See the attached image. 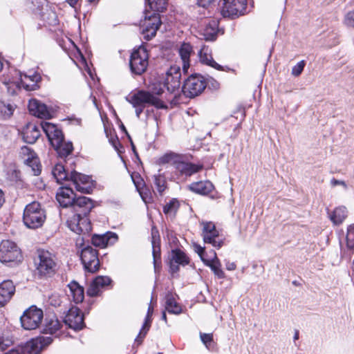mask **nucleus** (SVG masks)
Returning a JSON list of instances; mask_svg holds the SVG:
<instances>
[{
  "label": "nucleus",
  "mask_w": 354,
  "mask_h": 354,
  "mask_svg": "<svg viewBox=\"0 0 354 354\" xmlns=\"http://www.w3.org/2000/svg\"><path fill=\"white\" fill-rule=\"evenodd\" d=\"M157 231L153 228L151 232L152 235V246H153V257L155 270L159 266L160 263V247L158 237H156Z\"/></svg>",
  "instance_id": "f704fd0d"
},
{
  "label": "nucleus",
  "mask_w": 354,
  "mask_h": 354,
  "mask_svg": "<svg viewBox=\"0 0 354 354\" xmlns=\"http://www.w3.org/2000/svg\"><path fill=\"white\" fill-rule=\"evenodd\" d=\"M14 73L16 77L9 80L10 84L16 85L19 88H23L28 91H35L39 88L41 76L39 73L32 71L26 73H21L17 71H15Z\"/></svg>",
  "instance_id": "39448f33"
},
{
  "label": "nucleus",
  "mask_w": 354,
  "mask_h": 354,
  "mask_svg": "<svg viewBox=\"0 0 354 354\" xmlns=\"http://www.w3.org/2000/svg\"><path fill=\"white\" fill-rule=\"evenodd\" d=\"M178 53L183 62V70L187 72L190 66V56L193 53L192 46L189 43H183L179 48Z\"/></svg>",
  "instance_id": "7c9ffc66"
},
{
  "label": "nucleus",
  "mask_w": 354,
  "mask_h": 354,
  "mask_svg": "<svg viewBox=\"0 0 354 354\" xmlns=\"http://www.w3.org/2000/svg\"><path fill=\"white\" fill-rule=\"evenodd\" d=\"M218 24L214 20L209 21L205 26L199 30V34L202 38L207 41L214 40L216 37Z\"/></svg>",
  "instance_id": "a878e982"
},
{
  "label": "nucleus",
  "mask_w": 354,
  "mask_h": 354,
  "mask_svg": "<svg viewBox=\"0 0 354 354\" xmlns=\"http://www.w3.org/2000/svg\"><path fill=\"white\" fill-rule=\"evenodd\" d=\"M344 23L347 26L354 27V10L350 11L346 15Z\"/></svg>",
  "instance_id": "603ef678"
},
{
  "label": "nucleus",
  "mask_w": 354,
  "mask_h": 354,
  "mask_svg": "<svg viewBox=\"0 0 354 354\" xmlns=\"http://www.w3.org/2000/svg\"><path fill=\"white\" fill-rule=\"evenodd\" d=\"M19 154L24 163L31 167L34 175L38 176L41 172V165L34 151L29 147L24 146L21 148Z\"/></svg>",
  "instance_id": "dca6fc26"
},
{
  "label": "nucleus",
  "mask_w": 354,
  "mask_h": 354,
  "mask_svg": "<svg viewBox=\"0 0 354 354\" xmlns=\"http://www.w3.org/2000/svg\"><path fill=\"white\" fill-rule=\"evenodd\" d=\"M180 70L178 66H171L167 72L165 80L164 87H166L170 93L174 92L179 88L180 84Z\"/></svg>",
  "instance_id": "a211bd4d"
},
{
  "label": "nucleus",
  "mask_w": 354,
  "mask_h": 354,
  "mask_svg": "<svg viewBox=\"0 0 354 354\" xmlns=\"http://www.w3.org/2000/svg\"><path fill=\"white\" fill-rule=\"evenodd\" d=\"M198 56L200 61L203 64L218 71L223 70V67L213 59L210 50L208 47L203 46L198 52Z\"/></svg>",
  "instance_id": "c756f323"
},
{
  "label": "nucleus",
  "mask_w": 354,
  "mask_h": 354,
  "mask_svg": "<svg viewBox=\"0 0 354 354\" xmlns=\"http://www.w3.org/2000/svg\"><path fill=\"white\" fill-rule=\"evenodd\" d=\"M212 253V258L211 259L203 260V263L208 267L210 268L214 274L219 279H224L225 274L221 269V263L218 258L217 257L216 253L214 250H211Z\"/></svg>",
  "instance_id": "bb28decb"
},
{
  "label": "nucleus",
  "mask_w": 354,
  "mask_h": 354,
  "mask_svg": "<svg viewBox=\"0 0 354 354\" xmlns=\"http://www.w3.org/2000/svg\"><path fill=\"white\" fill-rule=\"evenodd\" d=\"M112 144L113 145V147L117 149V144H118V140H112Z\"/></svg>",
  "instance_id": "338daca9"
},
{
  "label": "nucleus",
  "mask_w": 354,
  "mask_h": 354,
  "mask_svg": "<svg viewBox=\"0 0 354 354\" xmlns=\"http://www.w3.org/2000/svg\"><path fill=\"white\" fill-rule=\"evenodd\" d=\"M56 198L61 206L67 207L72 206L75 199V194L71 187H60L57 193Z\"/></svg>",
  "instance_id": "4be33fe9"
},
{
  "label": "nucleus",
  "mask_w": 354,
  "mask_h": 354,
  "mask_svg": "<svg viewBox=\"0 0 354 354\" xmlns=\"http://www.w3.org/2000/svg\"><path fill=\"white\" fill-rule=\"evenodd\" d=\"M41 127L53 147H58L64 140V135L58 127L50 122L41 123Z\"/></svg>",
  "instance_id": "6ab92c4d"
},
{
  "label": "nucleus",
  "mask_w": 354,
  "mask_h": 354,
  "mask_svg": "<svg viewBox=\"0 0 354 354\" xmlns=\"http://www.w3.org/2000/svg\"><path fill=\"white\" fill-rule=\"evenodd\" d=\"M62 323L55 317H48L46 319V323L44 328V333L55 335L58 336L59 331L62 327Z\"/></svg>",
  "instance_id": "72a5a7b5"
},
{
  "label": "nucleus",
  "mask_w": 354,
  "mask_h": 354,
  "mask_svg": "<svg viewBox=\"0 0 354 354\" xmlns=\"http://www.w3.org/2000/svg\"><path fill=\"white\" fill-rule=\"evenodd\" d=\"M95 283L101 290L111 283V279L108 277L98 276L95 278Z\"/></svg>",
  "instance_id": "de8ad7c7"
},
{
  "label": "nucleus",
  "mask_w": 354,
  "mask_h": 354,
  "mask_svg": "<svg viewBox=\"0 0 354 354\" xmlns=\"http://www.w3.org/2000/svg\"><path fill=\"white\" fill-rule=\"evenodd\" d=\"M126 100L133 106L145 107L147 105H152L157 109L167 108V105L159 97L154 96L149 91L143 90L129 94L126 97Z\"/></svg>",
  "instance_id": "20e7f679"
},
{
  "label": "nucleus",
  "mask_w": 354,
  "mask_h": 354,
  "mask_svg": "<svg viewBox=\"0 0 354 354\" xmlns=\"http://www.w3.org/2000/svg\"><path fill=\"white\" fill-rule=\"evenodd\" d=\"M44 318L41 309L32 306L26 310L20 317L21 326L26 330H34L37 328Z\"/></svg>",
  "instance_id": "0eeeda50"
},
{
  "label": "nucleus",
  "mask_w": 354,
  "mask_h": 354,
  "mask_svg": "<svg viewBox=\"0 0 354 354\" xmlns=\"http://www.w3.org/2000/svg\"><path fill=\"white\" fill-rule=\"evenodd\" d=\"M149 65V54L143 46L134 49L131 55L129 66L131 71L136 75H141Z\"/></svg>",
  "instance_id": "423d86ee"
},
{
  "label": "nucleus",
  "mask_w": 354,
  "mask_h": 354,
  "mask_svg": "<svg viewBox=\"0 0 354 354\" xmlns=\"http://www.w3.org/2000/svg\"><path fill=\"white\" fill-rule=\"evenodd\" d=\"M64 323L69 328L79 330L84 327V317L77 307H71L64 317Z\"/></svg>",
  "instance_id": "f3484780"
},
{
  "label": "nucleus",
  "mask_w": 354,
  "mask_h": 354,
  "mask_svg": "<svg viewBox=\"0 0 354 354\" xmlns=\"http://www.w3.org/2000/svg\"><path fill=\"white\" fill-rule=\"evenodd\" d=\"M101 288L97 286L94 279L87 289V295L90 297H95L101 292Z\"/></svg>",
  "instance_id": "49530a36"
},
{
  "label": "nucleus",
  "mask_w": 354,
  "mask_h": 354,
  "mask_svg": "<svg viewBox=\"0 0 354 354\" xmlns=\"http://www.w3.org/2000/svg\"><path fill=\"white\" fill-rule=\"evenodd\" d=\"M12 344V341L9 339H4L3 337H0V350L3 351L7 347Z\"/></svg>",
  "instance_id": "4d7b16f0"
},
{
  "label": "nucleus",
  "mask_w": 354,
  "mask_h": 354,
  "mask_svg": "<svg viewBox=\"0 0 354 354\" xmlns=\"http://www.w3.org/2000/svg\"><path fill=\"white\" fill-rule=\"evenodd\" d=\"M144 18L140 21V33L146 40H150L156 35L162 24L159 13L146 10Z\"/></svg>",
  "instance_id": "f03ea898"
},
{
  "label": "nucleus",
  "mask_w": 354,
  "mask_h": 354,
  "mask_svg": "<svg viewBox=\"0 0 354 354\" xmlns=\"http://www.w3.org/2000/svg\"><path fill=\"white\" fill-rule=\"evenodd\" d=\"M35 266L37 273L40 277H51L56 270L55 257L47 250H39L35 259Z\"/></svg>",
  "instance_id": "7ed1b4c3"
},
{
  "label": "nucleus",
  "mask_w": 354,
  "mask_h": 354,
  "mask_svg": "<svg viewBox=\"0 0 354 354\" xmlns=\"http://www.w3.org/2000/svg\"><path fill=\"white\" fill-rule=\"evenodd\" d=\"M48 302L53 306H58L61 304V298L57 293H53L48 297Z\"/></svg>",
  "instance_id": "3c124183"
},
{
  "label": "nucleus",
  "mask_w": 354,
  "mask_h": 354,
  "mask_svg": "<svg viewBox=\"0 0 354 354\" xmlns=\"http://www.w3.org/2000/svg\"><path fill=\"white\" fill-rule=\"evenodd\" d=\"M28 110L30 113L40 118H49L51 113L46 104L40 101L32 99L29 100Z\"/></svg>",
  "instance_id": "412c9836"
},
{
  "label": "nucleus",
  "mask_w": 354,
  "mask_h": 354,
  "mask_svg": "<svg viewBox=\"0 0 354 354\" xmlns=\"http://www.w3.org/2000/svg\"><path fill=\"white\" fill-rule=\"evenodd\" d=\"M176 169L182 174L191 176L200 171L202 169L201 165L186 162L183 161L176 162Z\"/></svg>",
  "instance_id": "2f4dec72"
},
{
  "label": "nucleus",
  "mask_w": 354,
  "mask_h": 354,
  "mask_svg": "<svg viewBox=\"0 0 354 354\" xmlns=\"http://www.w3.org/2000/svg\"><path fill=\"white\" fill-rule=\"evenodd\" d=\"M330 184L332 186L342 185L345 189L347 188V185L346 184V183L344 180H337L335 178H333L330 180Z\"/></svg>",
  "instance_id": "13d9d810"
},
{
  "label": "nucleus",
  "mask_w": 354,
  "mask_h": 354,
  "mask_svg": "<svg viewBox=\"0 0 354 354\" xmlns=\"http://www.w3.org/2000/svg\"><path fill=\"white\" fill-rule=\"evenodd\" d=\"M15 292V286L10 280L3 281L0 283V307L10 301Z\"/></svg>",
  "instance_id": "b1692460"
},
{
  "label": "nucleus",
  "mask_w": 354,
  "mask_h": 354,
  "mask_svg": "<svg viewBox=\"0 0 354 354\" xmlns=\"http://www.w3.org/2000/svg\"><path fill=\"white\" fill-rule=\"evenodd\" d=\"M73 208L76 213L87 215L93 207L91 200L86 196H80L75 199Z\"/></svg>",
  "instance_id": "393cba45"
},
{
  "label": "nucleus",
  "mask_w": 354,
  "mask_h": 354,
  "mask_svg": "<svg viewBox=\"0 0 354 354\" xmlns=\"http://www.w3.org/2000/svg\"><path fill=\"white\" fill-rule=\"evenodd\" d=\"M164 86H162L161 84H158V86L154 85V86L152 88L151 92H150L151 94H153L154 96L161 95L164 92Z\"/></svg>",
  "instance_id": "6e6d98bb"
},
{
  "label": "nucleus",
  "mask_w": 354,
  "mask_h": 354,
  "mask_svg": "<svg viewBox=\"0 0 354 354\" xmlns=\"http://www.w3.org/2000/svg\"><path fill=\"white\" fill-rule=\"evenodd\" d=\"M305 64L306 63L304 60L298 62L295 66L292 67L291 74L295 77L300 75L304 68Z\"/></svg>",
  "instance_id": "09e8293b"
},
{
  "label": "nucleus",
  "mask_w": 354,
  "mask_h": 354,
  "mask_svg": "<svg viewBox=\"0 0 354 354\" xmlns=\"http://www.w3.org/2000/svg\"><path fill=\"white\" fill-rule=\"evenodd\" d=\"M46 218V212L39 203L34 201L28 204L24 210L23 223L29 229L41 227Z\"/></svg>",
  "instance_id": "f257e3e1"
},
{
  "label": "nucleus",
  "mask_w": 354,
  "mask_h": 354,
  "mask_svg": "<svg viewBox=\"0 0 354 354\" xmlns=\"http://www.w3.org/2000/svg\"><path fill=\"white\" fill-rule=\"evenodd\" d=\"M53 339L50 337H38L27 342L21 348V354H40L42 349L51 344Z\"/></svg>",
  "instance_id": "ddd939ff"
},
{
  "label": "nucleus",
  "mask_w": 354,
  "mask_h": 354,
  "mask_svg": "<svg viewBox=\"0 0 354 354\" xmlns=\"http://www.w3.org/2000/svg\"><path fill=\"white\" fill-rule=\"evenodd\" d=\"M22 136L26 142L32 144L40 136V131L35 124H28L24 128Z\"/></svg>",
  "instance_id": "cd10ccee"
},
{
  "label": "nucleus",
  "mask_w": 354,
  "mask_h": 354,
  "mask_svg": "<svg viewBox=\"0 0 354 354\" xmlns=\"http://www.w3.org/2000/svg\"><path fill=\"white\" fill-rule=\"evenodd\" d=\"M153 180L157 191L160 194H162L166 188L165 177L160 174H158L153 176Z\"/></svg>",
  "instance_id": "a18cd8bd"
},
{
  "label": "nucleus",
  "mask_w": 354,
  "mask_h": 354,
  "mask_svg": "<svg viewBox=\"0 0 354 354\" xmlns=\"http://www.w3.org/2000/svg\"><path fill=\"white\" fill-rule=\"evenodd\" d=\"M347 217V209L344 206L336 207L330 215V218L335 225L341 224Z\"/></svg>",
  "instance_id": "e433bc0d"
},
{
  "label": "nucleus",
  "mask_w": 354,
  "mask_h": 354,
  "mask_svg": "<svg viewBox=\"0 0 354 354\" xmlns=\"http://www.w3.org/2000/svg\"><path fill=\"white\" fill-rule=\"evenodd\" d=\"M179 205L178 201L176 198H172L163 207V212L167 215L174 216L178 210Z\"/></svg>",
  "instance_id": "37998d69"
},
{
  "label": "nucleus",
  "mask_w": 354,
  "mask_h": 354,
  "mask_svg": "<svg viewBox=\"0 0 354 354\" xmlns=\"http://www.w3.org/2000/svg\"><path fill=\"white\" fill-rule=\"evenodd\" d=\"M214 1V0H196V2L199 6L205 8V7L208 6Z\"/></svg>",
  "instance_id": "bf43d9fd"
},
{
  "label": "nucleus",
  "mask_w": 354,
  "mask_h": 354,
  "mask_svg": "<svg viewBox=\"0 0 354 354\" xmlns=\"http://www.w3.org/2000/svg\"><path fill=\"white\" fill-rule=\"evenodd\" d=\"M162 319L165 322H167V316H166V313H165V312H162Z\"/></svg>",
  "instance_id": "69168bd1"
},
{
  "label": "nucleus",
  "mask_w": 354,
  "mask_h": 354,
  "mask_svg": "<svg viewBox=\"0 0 354 354\" xmlns=\"http://www.w3.org/2000/svg\"><path fill=\"white\" fill-rule=\"evenodd\" d=\"M194 250L198 254L201 259L203 262V260H207V259L205 257V248L201 246L199 244L194 243H193Z\"/></svg>",
  "instance_id": "8fccbe9b"
},
{
  "label": "nucleus",
  "mask_w": 354,
  "mask_h": 354,
  "mask_svg": "<svg viewBox=\"0 0 354 354\" xmlns=\"http://www.w3.org/2000/svg\"><path fill=\"white\" fill-rule=\"evenodd\" d=\"M205 87L206 82L203 76L192 75L185 81L182 91L186 97L192 98L201 94Z\"/></svg>",
  "instance_id": "1a4fd4ad"
},
{
  "label": "nucleus",
  "mask_w": 354,
  "mask_h": 354,
  "mask_svg": "<svg viewBox=\"0 0 354 354\" xmlns=\"http://www.w3.org/2000/svg\"><path fill=\"white\" fill-rule=\"evenodd\" d=\"M150 11L156 13L163 12L166 9L167 0H147Z\"/></svg>",
  "instance_id": "79ce46f5"
},
{
  "label": "nucleus",
  "mask_w": 354,
  "mask_h": 354,
  "mask_svg": "<svg viewBox=\"0 0 354 354\" xmlns=\"http://www.w3.org/2000/svg\"><path fill=\"white\" fill-rule=\"evenodd\" d=\"M118 240V235L111 232L104 234H94L92 236V243L97 247L105 248L109 245L114 244Z\"/></svg>",
  "instance_id": "5701e85b"
},
{
  "label": "nucleus",
  "mask_w": 354,
  "mask_h": 354,
  "mask_svg": "<svg viewBox=\"0 0 354 354\" xmlns=\"http://www.w3.org/2000/svg\"><path fill=\"white\" fill-rule=\"evenodd\" d=\"M22 259L20 249L15 243L4 240L0 244V261L2 263H19Z\"/></svg>",
  "instance_id": "6e6552de"
},
{
  "label": "nucleus",
  "mask_w": 354,
  "mask_h": 354,
  "mask_svg": "<svg viewBox=\"0 0 354 354\" xmlns=\"http://www.w3.org/2000/svg\"><path fill=\"white\" fill-rule=\"evenodd\" d=\"M14 110L15 107L12 104L0 100V118L6 119L10 118Z\"/></svg>",
  "instance_id": "ea45409f"
},
{
  "label": "nucleus",
  "mask_w": 354,
  "mask_h": 354,
  "mask_svg": "<svg viewBox=\"0 0 354 354\" xmlns=\"http://www.w3.org/2000/svg\"><path fill=\"white\" fill-rule=\"evenodd\" d=\"M4 354H21V353L19 349H11Z\"/></svg>",
  "instance_id": "0e129e2a"
},
{
  "label": "nucleus",
  "mask_w": 354,
  "mask_h": 354,
  "mask_svg": "<svg viewBox=\"0 0 354 354\" xmlns=\"http://www.w3.org/2000/svg\"><path fill=\"white\" fill-rule=\"evenodd\" d=\"M165 309L172 314H179L182 311L181 306L176 302L173 295L168 294L166 296Z\"/></svg>",
  "instance_id": "4c0bfd02"
},
{
  "label": "nucleus",
  "mask_w": 354,
  "mask_h": 354,
  "mask_svg": "<svg viewBox=\"0 0 354 354\" xmlns=\"http://www.w3.org/2000/svg\"><path fill=\"white\" fill-rule=\"evenodd\" d=\"M87 215L76 213L68 221V227L77 234H88L91 230V225Z\"/></svg>",
  "instance_id": "9b49d317"
},
{
  "label": "nucleus",
  "mask_w": 354,
  "mask_h": 354,
  "mask_svg": "<svg viewBox=\"0 0 354 354\" xmlns=\"http://www.w3.org/2000/svg\"><path fill=\"white\" fill-rule=\"evenodd\" d=\"M79 0H66V2L68 3L71 7L75 8Z\"/></svg>",
  "instance_id": "e2e57ef3"
},
{
  "label": "nucleus",
  "mask_w": 354,
  "mask_h": 354,
  "mask_svg": "<svg viewBox=\"0 0 354 354\" xmlns=\"http://www.w3.org/2000/svg\"><path fill=\"white\" fill-rule=\"evenodd\" d=\"M189 189L195 193L207 195L212 192L214 185L209 180L199 181L192 183L189 185Z\"/></svg>",
  "instance_id": "473e14b6"
},
{
  "label": "nucleus",
  "mask_w": 354,
  "mask_h": 354,
  "mask_svg": "<svg viewBox=\"0 0 354 354\" xmlns=\"http://www.w3.org/2000/svg\"><path fill=\"white\" fill-rule=\"evenodd\" d=\"M81 260L88 272H95L98 270L100 261L97 251L92 247H86L82 250Z\"/></svg>",
  "instance_id": "2eb2a0df"
},
{
  "label": "nucleus",
  "mask_w": 354,
  "mask_h": 354,
  "mask_svg": "<svg viewBox=\"0 0 354 354\" xmlns=\"http://www.w3.org/2000/svg\"><path fill=\"white\" fill-rule=\"evenodd\" d=\"M68 287L70 290L68 297H71L75 304L82 303L84 299V288L75 281H71L68 285Z\"/></svg>",
  "instance_id": "c85d7f7f"
},
{
  "label": "nucleus",
  "mask_w": 354,
  "mask_h": 354,
  "mask_svg": "<svg viewBox=\"0 0 354 354\" xmlns=\"http://www.w3.org/2000/svg\"><path fill=\"white\" fill-rule=\"evenodd\" d=\"M153 308L150 304L148 308L147 314L145 317L144 324H143L138 335L136 338V342L140 343L142 342V339L145 337V336L147 333V331L149 330V329L151 326V317L153 314Z\"/></svg>",
  "instance_id": "c9c22d12"
},
{
  "label": "nucleus",
  "mask_w": 354,
  "mask_h": 354,
  "mask_svg": "<svg viewBox=\"0 0 354 354\" xmlns=\"http://www.w3.org/2000/svg\"><path fill=\"white\" fill-rule=\"evenodd\" d=\"M346 247L348 250H354V224H351L347 227L346 236Z\"/></svg>",
  "instance_id": "c03bdc74"
},
{
  "label": "nucleus",
  "mask_w": 354,
  "mask_h": 354,
  "mask_svg": "<svg viewBox=\"0 0 354 354\" xmlns=\"http://www.w3.org/2000/svg\"><path fill=\"white\" fill-rule=\"evenodd\" d=\"M53 147L60 157H66L73 149L71 142H65L64 140L59 144L58 147Z\"/></svg>",
  "instance_id": "a19ab883"
},
{
  "label": "nucleus",
  "mask_w": 354,
  "mask_h": 354,
  "mask_svg": "<svg viewBox=\"0 0 354 354\" xmlns=\"http://www.w3.org/2000/svg\"><path fill=\"white\" fill-rule=\"evenodd\" d=\"M200 337L201 341L206 346L211 344L213 339L212 335L210 333H201Z\"/></svg>",
  "instance_id": "5fc2aeb1"
},
{
  "label": "nucleus",
  "mask_w": 354,
  "mask_h": 354,
  "mask_svg": "<svg viewBox=\"0 0 354 354\" xmlns=\"http://www.w3.org/2000/svg\"><path fill=\"white\" fill-rule=\"evenodd\" d=\"M140 195H141L143 201L147 203L148 201H147V198L144 196V193L143 192H140Z\"/></svg>",
  "instance_id": "774afa93"
},
{
  "label": "nucleus",
  "mask_w": 354,
  "mask_h": 354,
  "mask_svg": "<svg viewBox=\"0 0 354 354\" xmlns=\"http://www.w3.org/2000/svg\"><path fill=\"white\" fill-rule=\"evenodd\" d=\"M70 180L75 186L76 190L80 192L88 194L93 189V183L89 176L74 171L71 174Z\"/></svg>",
  "instance_id": "4468645a"
},
{
  "label": "nucleus",
  "mask_w": 354,
  "mask_h": 354,
  "mask_svg": "<svg viewBox=\"0 0 354 354\" xmlns=\"http://www.w3.org/2000/svg\"><path fill=\"white\" fill-rule=\"evenodd\" d=\"M189 259L180 250H173L169 255V268L171 273H176L179 270V266L188 264Z\"/></svg>",
  "instance_id": "aec40b11"
},
{
  "label": "nucleus",
  "mask_w": 354,
  "mask_h": 354,
  "mask_svg": "<svg viewBox=\"0 0 354 354\" xmlns=\"http://www.w3.org/2000/svg\"><path fill=\"white\" fill-rule=\"evenodd\" d=\"M226 269L228 270H234L236 268V264L234 262L227 261L225 264Z\"/></svg>",
  "instance_id": "052dcab7"
},
{
  "label": "nucleus",
  "mask_w": 354,
  "mask_h": 354,
  "mask_svg": "<svg viewBox=\"0 0 354 354\" xmlns=\"http://www.w3.org/2000/svg\"><path fill=\"white\" fill-rule=\"evenodd\" d=\"M221 13L224 17H234L245 13L247 0H223Z\"/></svg>",
  "instance_id": "9d476101"
},
{
  "label": "nucleus",
  "mask_w": 354,
  "mask_h": 354,
  "mask_svg": "<svg viewBox=\"0 0 354 354\" xmlns=\"http://www.w3.org/2000/svg\"><path fill=\"white\" fill-rule=\"evenodd\" d=\"M136 109V115L139 118L140 116V114L142 113L145 107L144 106H133Z\"/></svg>",
  "instance_id": "680f3d73"
},
{
  "label": "nucleus",
  "mask_w": 354,
  "mask_h": 354,
  "mask_svg": "<svg viewBox=\"0 0 354 354\" xmlns=\"http://www.w3.org/2000/svg\"><path fill=\"white\" fill-rule=\"evenodd\" d=\"M202 236L205 243H209L213 247L220 248L223 244V240L219 239V232L212 222H202Z\"/></svg>",
  "instance_id": "f8f14e48"
},
{
  "label": "nucleus",
  "mask_w": 354,
  "mask_h": 354,
  "mask_svg": "<svg viewBox=\"0 0 354 354\" xmlns=\"http://www.w3.org/2000/svg\"><path fill=\"white\" fill-rule=\"evenodd\" d=\"M176 156L172 153L165 154L159 159V162L165 164L174 162L176 164Z\"/></svg>",
  "instance_id": "864d4df0"
},
{
  "label": "nucleus",
  "mask_w": 354,
  "mask_h": 354,
  "mask_svg": "<svg viewBox=\"0 0 354 354\" xmlns=\"http://www.w3.org/2000/svg\"><path fill=\"white\" fill-rule=\"evenodd\" d=\"M52 174L57 182L59 184H62L64 180H68V175L64 167L62 164L55 165L53 169Z\"/></svg>",
  "instance_id": "58836bf2"
}]
</instances>
